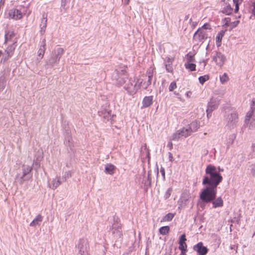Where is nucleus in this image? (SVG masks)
I'll use <instances>...</instances> for the list:
<instances>
[{"mask_svg": "<svg viewBox=\"0 0 255 255\" xmlns=\"http://www.w3.org/2000/svg\"><path fill=\"white\" fill-rule=\"evenodd\" d=\"M115 169L116 167L112 164H107L105 165V171L107 174H114Z\"/></svg>", "mask_w": 255, "mask_h": 255, "instance_id": "obj_26", "label": "nucleus"}, {"mask_svg": "<svg viewBox=\"0 0 255 255\" xmlns=\"http://www.w3.org/2000/svg\"><path fill=\"white\" fill-rule=\"evenodd\" d=\"M212 60L217 66L222 68L226 62L227 59L225 55L221 52H216L215 54L212 56Z\"/></svg>", "mask_w": 255, "mask_h": 255, "instance_id": "obj_9", "label": "nucleus"}, {"mask_svg": "<svg viewBox=\"0 0 255 255\" xmlns=\"http://www.w3.org/2000/svg\"><path fill=\"white\" fill-rule=\"evenodd\" d=\"M218 95L221 97L224 95V92L221 91L220 90H216L213 92V95L212 97L216 98V96Z\"/></svg>", "mask_w": 255, "mask_h": 255, "instance_id": "obj_39", "label": "nucleus"}, {"mask_svg": "<svg viewBox=\"0 0 255 255\" xmlns=\"http://www.w3.org/2000/svg\"><path fill=\"white\" fill-rule=\"evenodd\" d=\"M14 36V34L13 31H7L5 33V42L8 43V42H14V40L13 38Z\"/></svg>", "mask_w": 255, "mask_h": 255, "instance_id": "obj_21", "label": "nucleus"}, {"mask_svg": "<svg viewBox=\"0 0 255 255\" xmlns=\"http://www.w3.org/2000/svg\"><path fill=\"white\" fill-rule=\"evenodd\" d=\"M65 180L64 176H52L48 179V185L50 188L54 189Z\"/></svg>", "mask_w": 255, "mask_h": 255, "instance_id": "obj_10", "label": "nucleus"}, {"mask_svg": "<svg viewBox=\"0 0 255 255\" xmlns=\"http://www.w3.org/2000/svg\"><path fill=\"white\" fill-rule=\"evenodd\" d=\"M235 138H236V135L234 134H231L229 135V136L228 137L227 143H226L228 147L230 146L233 143Z\"/></svg>", "mask_w": 255, "mask_h": 255, "instance_id": "obj_33", "label": "nucleus"}, {"mask_svg": "<svg viewBox=\"0 0 255 255\" xmlns=\"http://www.w3.org/2000/svg\"><path fill=\"white\" fill-rule=\"evenodd\" d=\"M35 164L38 165V163H37V161H35Z\"/></svg>", "mask_w": 255, "mask_h": 255, "instance_id": "obj_56", "label": "nucleus"}, {"mask_svg": "<svg viewBox=\"0 0 255 255\" xmlns=\"http://www.w3.org/2000/svg\"><path fill=\"white\" fill-rule=\"evenodd\" d=\"M186 57L187 60L185 63H194L195 62V59L193 55L188 54H187Z\"/></svg>", "mask_w": 255, "mask_h": 255, "instance_id": "obj_38", "label": "nucleus"}, {"mask_svg": "<svg viewBox=\"0 0 255 255\" xmlns=\"http://www.w3.org/2000/svg\"><path fill=\"white\" fill-rule=\"evenodd\" d=\"M144 148L145 150H146V157H147L148 158H149V152L148 150L147 149L146 145L144 146Z\"/></svg>", "mask_w": 255, "mask_h": 255, "instance_id": "obj_43", "label": "nucleus"}, {"mask_svg": "<svg viewBox=\"0 0 255 255\" xmlns=\"http://www.w3.org/2000/svg\"><path fill=\"white\" fill-rule=\"evenodd\" d=\"M99 115L103 119L105 122H111L113 117L111 112L107 109L102 110L99 111Z\"/></svg>", "mask_w": 255, "mask_h": 255, "instance_id": "obj_13", "label": "nucleus"}, {"mask_svg": "<svg viewBox=\"0 0 255 255\" xmlns=\"http://www.w3.org/2000/svg\"><path fill=\"white\" fill-rule=\"evenodd\" d=\"M208 46H209V45H208L207 46L206 49H208Z\"/></svg>", "mask_w": 255, "mask_h": 255, "instance_id": "obj_54", "label": "nucleus"}, {"mask_svg": "<svg viewBox=\"0 0 255 255\" xmlns=\"http://www.w3.org/2000/svg\"><path fill=\"white\" fill-rule=\"evenodd\" d=\"M168 146H169L170 148H171L172 146V144L171 142H169L168 144Z\"/></svg>", "mask_w": 255, "mask_h": 255, "instance_id": "obj_50", "label": "nucleus"}, {"mask_svg": "<svg viewBox=\"0 0 255 255\" xmlns=\"http://www.w3.org/2000/svg\"><path fill=\"white\" fill-rule=\"evenodd\" d=\"M253 9L252 10V13L255 16V3L253 4Z\"/></svg>", "mask_w": 255, "mask_h": 255, "instance_id": "obj_46", "label": "nucleus"}, {"mask_svg": "<svg viewBox=\"0 0 255 255\" xmlns=\"http://www.w3.org/2000/svg\"><path fill=\"white\" fill-rule=\"evenodd\" d=\"M170 230V228L169 226H166L161 227L159 230V232L160 234L162 235H167Z\"/></svg>", "mask_w": 255, "mask_h": 255, "instance_id": "obj_32", "label": "nucleus"}, {"mask_svg": "<svg viewBox=\"0 0 255 255\" xmlns=\"http://www.w3.org/2000/svg\"><path fill=\"white\" fill-rule=\"evenodd\" d=\"M125 4H128L129 1V0H124Z\"/></svg>", "mask_w": 255, "mask_h": 255, "instance_id": "obj_48", "label": "nucleus"}, {"mask_svg": "<svg viewBox=\"0 0 255 255\" xmlns=\"http://www.w3.org/2000/svg\"><path fill=\"white\" fill-rule=\"evenodd\" d=\"M184 66L185 68L190 71L196 70V65L194 63H185Z\"/></svg>", "mask_w": 255, "mask_h": 255, "instance_id": "obj_31", "label": "nucleus"}, {"mask_svg": "<svg viewBox=\"0 0 255 255\" xmlns=\"http://www.w3.org/2000/svg\"><path fill=\"white\" fill-rule=\"evenodd\" d=\"M222 176H206L203 181L204 184L208 186L203 189L200 194V199L205 203H209L215 199L216 187L222 181Z\"/></svg>", "mask_w": 255, "mask_h": 255, "instance_id": "obj_2", "label": "nucleus"}, {"mask_svg": "<svg viewBox=\"0 0 255 255\" xmlns=\"http://www.w3.org/2000/svg\"><path fill=\"white\" fill-rule=\"evenodd\" d=\"M14 50V47L13 45H10L8 46L5 50L4 52H2L0 50V58H1L0 61L5 62L10 57H11L13 52Z\"/></svg>", "mask_w": 255, "mask_h": 255, "instance_id": "obj_11", "label": "nucleus"}, {"mask_svg": "<svg viewBox=\"0 0 255 255\" xmlns=\"http://www.w3.org/2000/svg\"><path fill=\"white\" fill-rule=\"evenodd\" d=\"M220 99L218 97H212L210 101L209 102L206 110L207 117L209 118L211 116L212 112L215 110L218 106Z\"/></svg>", "mask_w": 255, "mask_h": 255, "instance_id": "obj_8", "label": "nucleus"}, {"mask_svg": "<svg viewBox=\"0 0 255 255\" xmlns=\"http://www.w3.org/2000/svg\"><path fill=\"white\" fill-rule=\"evenodd\" d=\"M199 127V123L197 121H194L190 124L177 130L173 134L171 138L172 140H178L186 138L191 135L192 133L196 131Z\"/></svg>", "mask_w": 255, "mask_h": 255, "instance_id": "obj_3", "label": "nucleus"}, {"mask_svg": "<svg viewBox=\"0 0 255 255\" xmlns=\"http://www.w3.org/2000/svg\"><path fill=\"white\" fill-rule=\"evenodd\" d=\"M66 2V0H62V4H65Z\"/></svg>", "mask_w": 255, "mask_h": 255, "instance_id": "obj_51", "label": "nucleus"}, {"mask_svg": "<svg viewBox=\"0 0 255 255\" xmlns=\"http://www.w3.org/2000/svg\"><path fill=\"white\" fill-rule=\"evenodd\" d=\"M202 62L203 63V66L205 67L206 65V60H203L202 61Z\"/></svg>", "mask_w": 255, "mask_h": 255, "instance_id": "obj_49", "label": "nucleus"}, {"mask_svg": "<svg viewBox=\"0 0 255 255\" xmlns=\"http://www.w3.org/2000/svg\"><path fill=\"white\" fill-rule=\"evenodd\" d=\"M174 58L172 57H167L164 59V64L166 70L167 72L171 73L173 70L172 63Z\"/></svg>", "mask_w": 255, "mask_h": 255, "instance_id": "obj_16", "label": "nucleus"}, {"mask_svg": "<svg viewBox=\"0 0 255 255\" xmlns=\"http://www.w3.org/2000/svg\"><path fill=\"white\" fill-rule=\"evenodd\" d=\"M174 94H175V95H177L178 94H177V93H176L175 92H174Z\"/></svg>", "mask_w": 255, "mask_h": 255, "instance_id": "obj_55", "label": "nucleus"}, {"mask_svg": "<svg viewBox=\"0 0 255 255\" xmlns=\"http://www.w3.org/2000/svg\"><path fill=\"white\" fill-rule=\"evenodd\" d=\"M46 40L44 39L39 46V49L38 50V56L40 57V59H42L44 55L45 51L46 49Z\"/></svg>", "mask_w": 255, "mask_h": 255, "instance_id": "obj_20", "label": "nucleus"}, {"mask_svg": "<svg viewBox=\"0 0 255 255\" xmlns=\"http://www.w3.org/2000/svg\"><path fill=\"white\" fill-rule=\"evenodd\" d=\"M112 78L115 83L124 88L130 95H133L140 87L142 80L135 78L128 79L127 74L126 67L121 66L116 68L113 72Z\"/></svg>", "mask_w": 255, "mask_h": 255, "instance_id": "obj_1", "label": "nucleus"}, {"mask_svg": "<svg viewBox=\"0 0 255 255\" xmlns=\"http://www.w3.org/2000/svg\"><path fill=\"white\" fill-rule=\"evenodd\" d=\"M64 53L63 48L58 47L55 48L52 52L50 57L45 61L44 65L45 69L53 67L55 65L57 64Z\"/></svg>", "mask_w": 255, "mask_h": 255, "instance_id": "obj_4", "label": "nucleus"}, {"mask_svg": "<svg viewBox=\"0 0 255 255\" xmlns=\"http://www.w3.org/2000/svg\"><path fill=\"white\" fill-rule=\"evenodd\" d=\"M152 96L144 97L142 101V107L145 108L150 106L152 103Z\"/></svg>", "mask_w": 255, "mask_h": 255, "instance_id": "obj_25", "label": "nucleus"}, {"mask_svg": "<svg viewBox=\"0 0 255 255\" xmlns=\"http://www.w3.org/2000/svg\"><path fill=\"white\" fill-rule=\"evenodd\" d=\"M223 171V168L212 165H209L206 169V174L209 175H220Z\"/></svg>", "mask_w": 255, "mask_h": 255, "instance_id": "obj_12", "label": "nucleus"}, {"mask_svg": "<svg viewBox=\"0 0 255 255\" xmlns=\"http://www.w3.org/2000/svg\"><path fill=\"white\" fill-rule=\"evenodd\" d=\"M243 0H233L234 3L235 4V12L237 13L239 9V5L243 2Z\"/></svg>", "mask_w": 255, "mask_h": 255, "instance_id": "obj_37", "label": "nucleus"}, {"mask_svg": "<svg viewBox=\"0 0 255 255\" xmlns=\"http://www.w3.org/2000/svg\"><path fill=\"white\" fill-rule=\"evenodd\" d=\"M245 123L250 129L255 128V99L252 100L251 110L246 116Z\"/></svg>", "mask_w": 255, "mask_h": 255, "instance_id": "obj_5", "label": "nucleus"}, {"mask_svg": "<svg viewBox=\"0 0 255 255\" xmlns=\"http://www.w3.org/2000/svg\"><path fill=\"white\" fill-rule=\"evenodd\" d=\"M185 252H181L180 255H186L185 254Z\"/></svg>", "mask_w": 255, "mask_h": 255, "instance_id": "obj_52", "label": "nucleus"}, {"mask_svg": "<svg viewBox=\"0 0 255 255\" xmlns=\"http://www.w3.org/2000/svg\"><path fill=\"white\" fill-rule=\"evenodd\" d=\"M31 161H30L29 165L24 164L23 165L22 170L23 172V175H26V174H28L31 170Z\"/></svg>", "mask_w": 255, "mask_h": 255, "instance_id": "obj_30", "label": "nucleus"}, {"mask_svg": "<svg viewBox=\"0 0 255 255\" xmlns=\"http://www.w3.org/2000/svg\"><path fill=\"white\" fill-rule=\"evenodd\" d=\"M160 172H161L162 175H165V172H164V170L163 169H161Z\"/></svg>", "mask_w": 255, "mask_h": 255, "instance_id": "obj_47", "label": "nucleus"}, {"mask_svg": "<svg viewBox=\"0 0 255 255\" xmlns=\"http://www.w3.org/2000/svg\"><path fill=\"white\" fill-rule=\"evenodd\" d=\"M193 249L197 252L199 255H205L208 251L206 247L203 246L202 242H200L194 246Z\"/></svg>", "mask_w": 255, "mask_h": 255, "instance_id": "obj_14", "label": "nucleus"}, {"mask_svg": "<svg viewBox=\"0 0 255 255\" xmlns=\"http://www.w3.org/2000/svg\"><path fill=\"white\" fill-rule=\"evenodd\" d=\"M198 79L200 83L203 85L206 81L209 79V76L208 75H205L199 77Z\"/></svg>", "mask_w": 255, "mask_h": 255, "instance_id": "obj_34", "label": "nucleus"}, {"mask_svg": "<svg viewBox=\"0 0 255 255\" xmlns=\"http://www.w3.org/2000/svg\"><path fill=\"white\" fill-rule=\"evenodd\" d=\"M186 241V236L185 234L181 235L180 238L179 244V249L181 252H186L187 250V245L185 243Z\"/></svg>", "mask_w": 255, "mask_h": 255, "instance_id": "obj_18", "label": "nucleus"}, {"mask_svg": "<svg viewBox=\"0 0 255 255\" xmlns=\"http://www.w3.org/2000/svg\"><path fill=\"white\" fill-rule=\"evenodd\" d=\"M177 87L176 84L174 82H172L170 83L169 87V90L170 91H173L175 89H176Z\"/></svg>", "mask_w": 255, "mask_h": 255, "instance_id": "obj_41", "label": "nucleus"}, {"mask_svg": "<svg viewBox=\"0 0 255 255\" xmlns=\"http://www.w3.org/2000/svg\"><path fill=\"white\" fill-rule=\"evenodd\" d=\"M175 213H168L162 218L161 222H167L171 221L175 216Z\"/></svg>", "mask_w": 255, "mask_h": 255, "instance_id": "obj_27", "label": "nucleus"}, {"mask_svg": "<svg viewBox=\"0 0 255 255\" xmlns=\"http://www.w3.org/2000/svg\"><path fill=\"white\" fill-rule=\"evenodd\" d=\"M225 34L224 30H221L218 32L216 37V42L217 47H220L221 45L222 39Z\"/></svg>", "mask_w": 255, "mask_h": 255, "instance_id": "obj_23", "label": "nucleus"}, {"mask_svg": "<svg viewBox=\"0 0 255 255\" xmlns=\"http://www.w3.org/2000/svg\"><path fill=\"white\" fill-rule=\"evenodd\" d=\"M42 216L40 215H38L30 223V226L31 227H35L37 225H39L40 223L42 222Z\"/></svg>", "mask_w": 255, "mask_h": 255, "instance_id": "obj_24", "label": "nucleus"}, {"mask_svg": "<svg viewBox=\"0 0 255 255\" xmlns=\"http://www.w3.org/2000/svg\"><path fill=\"white\" fill-rule=\"evenodd\" d=\"M6 86V81L3 77L0 78V92L2 91Z\"/></svg>", "mask_w": 255, "mask_h": 255, "instance_id": "obj_36", "label": "nucleus"}, {"mask_svg": "<svg viewBox=\"0 0 255 255\" xmlns=\"http://www.w3.org/2000/svg\"><path fill=\"white\" fill-rule=\"evenodd\" d=\"M152 78V74L151 73H149L148 75V79L147 81H145L143 83H142L140 85V87H142V88L146 89L148 86L151 84Z\"/></svg>", "mask_w": 255, "mask_h": 255, "instance_id": "obj_28", "label": "nucleus"}, {"mask_svg": "<svg viewBox=\"0 0 255 255\" xmlns=\"http://www.w3.org/2000/svg\"><path fill=\"white\" fill-rule=\"evenodd\" d=\"M251 170L252 173L255 174V163L252 165Z\"/></svg>", "mask_w": 255, "mask_h": 255, "instance_id": "obj_45", "label": "nucleus"}, {"mask_svg": "<svg viewBox=\"0 0 255 255\" xmlns=\"http://www.w3.org/2000/svg\"><path fill=\"white\" fill-rule=\"evenodd\" d=\"M220 81L222 84H225L229 80V77L226 73H224L219 76Z\"/></svg>", "mask_w": 255, "mask_h": 255, "instance_id": "obj_29", "label": "nucleus"}, {"mask_svg": "<svg viewBox=\"0 0 255 255\" xmlns=\"http://www.w3.org/2000/svg\"><path fill=\"white\" fill-rule=\"evenodd\" d=\"M172 191V189L170 188H168L167 190V191H166L165 195H164V198L165 199H168L170 196Z\"/></svg>", "mask_w": 255, "mask_h": 255, "instance_id": "obj_40", "label": "nucleus"}, {"mask_svg": "<svg viewBox=\"0 0 255 255\" xmlns=\"http://www.w3.org/2000/svg\"><path fill=\"white\" fill-rule=\"evenodd\" d=\"M47 25V15L44 14L42 15V18L41 20V23L40 24V33L41 35H43L46 29Z\"/></svg>", "mask_w": 255, "mask_h": 255, "instance_id": "obj_19", "label": "nucleus"}, {"mask_svg": "<svg viewBox=\"0 0 255 255\" xmlns=\"http://www.w3.org/2000/svg\"><path fill=\"white\" fill-rule=\"evenodd\" d=\"M209 32H210L209 31H206L204 29H198L194 33L193 36L194 41L197 44H199L200 42L202 43L204 40L208 38Z\"/></svg>", "mask_w": 255, "mask_h": 255, "instance_id": "obj_6", "label": "nucleus"}, {"mask_svg": "<svg viewBox=\"0 0 255 255\" xmlns=\"http://www.w3.org/2000/svg\"><path fill=\"white\" fill-rule=\"evenodd\" d=\"M238 122V115L234 111H232L230 113L227 118V127L231 129L237 126Z\"/></svg>", "mask_w": 255, "mask_h": 255, "instance_id": "obj_7", "label": "nucleus"}, {"mask_svg": "<svg viewBox=\"0 0 255 255\" xmlns=\"http://www.w3.org/2000/svg\"><path fill=\"white\" fill-rule=\"evenodd\" d=\"M189 199V195L188 194H184L178 201L179 208H183L187 204Z\"/></svg>", "mask_w": 255, "mask_h": 255, "instance_id": "obj_17", "label": "nucleus"}, {"mask_svg": "<svg viewBox=\"0 0 255 255\" xmlns=\"http://www.w3.org/2000/svg\"><path fill=\"white\" fill-rule=\"evenodd\" d=\"M212 204L213 207L214 208L222 207L223 206V200L221 197H218L213 200Z\"/></svg>", "mask_w": 255, "mask_h": 255, "instance_id": "obj_22", "label": "nucleus"}, {"mask_svg": "<svg viewBox=\"0 0 255 255\" xmlns=\"http://www.w3.org/2000/svg\"><path fill=\"white\" fill-rule=\"evenodd\" d=\"M232 11H233V8L231 7V5L229 4H227L226 7H225L223 9V12L228 15L232 13Z\"/></svg>", "mask_w": 255, "mask_h": 255, "instance_id": "obj_35", "label": "nucleus"}, {"mask_svg": "<svg viewBox=\"0 0 255 255\" xmlns=\"http://www.w3.org/2000/svg\"><path fill=\"white\" fill-rule=\"evenodd\" d=\"M252 148L253 149H254L255 148V143H253L252 144Z\"/></svg>", "mask_w": 255, "mask_h": 255, "instance_id": "obj_53", "label": "nucleus"}, {"mask_svg": "<svg viewBox=\"0 0 255 255\" xmlns=\"http://www.w3.org/2000/svg\"><path fill=\"white\" fill-rule=\"evenodd\" d=\"M8 14L10 18L15 20L20 19L23 16L22 12L17 9L10 10Z\"/></svg>", "mask_w": 255, "mask_h": 255, "instance_id": "obj_15", "label": "nucleus"}, {"mask_svg": "<svg viewBox=\"0 0 255 255\" xmlns=\"http://www.w3.org/2000/svg\"><path fill=\"white\" fill-rule=\"evenodd\" d=\"M199 29H204L206 31H209L211 29V26L210 24L208 23L204 24L202 27L200 28Z\"/></svg>", "mask_w": 255, "mask_h": 255, "instance_id": "obj_42", "label": "nucleus"}, {"mask_svg": "<svg viewBox=\"0 0 255 255\" xmlns=\"http://www.w3.org/2000/svg\"><path fill=\"white\" fill-rule=\"evenodd\" d=\"M192 92L191 91H187L186 94H185V95L188 98H190L191 95H192Z\"/></svg>", "mask_w": 255, "mask_h": 255, "instance_id": "obj_44", "label": "nucleus"}]
</instances>
